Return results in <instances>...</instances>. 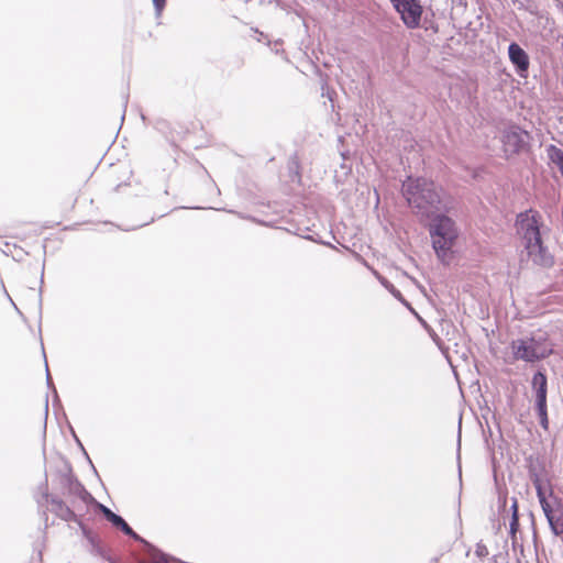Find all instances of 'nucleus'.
<instances>
[{
    "label": "nucleus",
    "mask_w": 563,
    "mask_h": 563,
    "mask_svg": "<svg viewBox=\"0 0 563 563\" xmlns=\"http://www.w3.org/2000/svg\"><path fill=\"white\" fill-rule=\"evenodd\" d=\"M541 508L547 517V520L550 525L552 532L555 536L563 534V510L561 504L558 501L555 505H552L550 501L544 500L540 503Z\"/></svg>",
    "instance_id": "6"
},
{
    "label": "nucleus",
    "mask_w": 563,
    "mask_h": 563,
    "mask_svg": "<svg viewBox=\"0 0 563 563\" xmlns=\"http://www.w3.org/2000/svg\"><path fill=\"white\" fill-rule=\"evenodd\" d=\"M487 552H486V548L483 547V545H478L477 549H476V554L479 555V556H483L485 555Z\"/></svg>",
    "instance_id": "16"
},
{
    "label": "nucleus",
    "mask_w": 563,
    "mask_h": 563,
    "mask_svg": "<svg viewBox=\"0 0 563 563\" xmlns=\"http://www.w3.org/2000/svg\"><path fill=\"white\" fill-rule=\"evenodd\" d=\"M508 55L511 63L517 67L520 74H523L529 68V57L527 53L517 44L511 43L508 47Z\"/></svg>",
    "instance_id": "9"
},
{
    "label": "nucleus",
    "mask_w": 563,
    "mask_h": 563,
    "mask_svg": "<svg viewBox=\"0 0 563 563\" xmlns=\"http://www.w3.org/2000/svg\"><path fill=\"white\" fill-rule=\"evenodd\" d=\"M538 416L540 418L541 426L547 429L548 428V413H547V405L542 407H537Z\"/></svg>",
    "instance_id": "13"
},
{
    "label": "nucleus",
    "mask_w": 563,
    "mask_h": 563,
    "mask_svg": "<svg viewBox=\"0 0 563 563\" xmlns=\"http://www.w3.org/2000/svg\"><path fill=\"white\" fill-rule=\"evenodd\" d=\"M541 217L537 211L529 210L517 217V233L527 251L529 258L538 265L549 266L552 257L543 246L541 240Z\"/></svg>",
    "instance_id": "2"
},
{
    "label": "nucleus",
    "mask_w": 563,
    "mask_h": 563,
    "mask_svg": "<svg viewBox=\"0 0 563 563\" xmlns=\"http://www.w3.org/2000/svg\"><path fill=\"white\" fill-rule=\"evenodd\" d=\"M98 509L102 512L104 518L112 523L114 528L121 530L124 534L133 537L135 540L139 539V536L130 528V526L124 521L123 518L111 511L108 507L97 504Z\"/></svg>",
    "instance_id": "8"
},
{
    "label": "nucleus",
    "mask_w": 563,
    "mask_h": 563,
    "mask_svg": "<svg viewBox=\"0 0 563 563\" xmlns=\"http://www.w3.org/2000/svg\"><path fill=\"white\" fill-rule=\"evenodd\" d=\"M390 2L407 27L419 26L422 15V5L419 0H390Z\"/></svg>",
    "instance_id": "5"
},
{
    "label": "nucleus",
    "mask_w": 563,
    "mask_h": 563,
    "mask_svg": "<svg viewBox=\"0 0 563 563\" xmlns=\"http://www.w3.org/2000/svg\"><path fill=\"white\" fill-rule=\"evenodd\" d=\"M504 151L507 155L518 153L525 145L523 133L518 130H509L503 136Z\"/></svg>",
    "instance_id": "7"
},
{
    "label": "nucleus",
    "mask_w": 563,
    "mask_h": 563,
    "mask_svg": "<svg viewBox=\"0 0 563 563\" xmlns=\"http://www.w3.org/2000/svg\"><path fill=\"white\" fill-rule=\"evenodd\" d=\"M58 515L66 521L79 522V518H78L77 514L69 507L64 506L62 504L59 505Z\"/></svg>",
    "instance_id": "12"
},
{
    "label": "nucleus",
    "mask_w": 563,
    "mask_h": 563,
    "mask_svg": "<svg viewBox=\"0 0 563 563\" xmlns=\"http://www.w3.org/2000/svg\"><path fill=\"white\" fill-rule=\"evenodd\" d=\"M532 388L536 393V406L547 405V377L543 373L538 372L533 375Z\"/></svg>",
    "instance_id": "10"
},
{
    "label": "nucleus",
    "mask_w": 563,
    "mask_h": 563,
    "mask_svg": "<svg viewBox=\"0 0 563 563\" xmlns=\"http://www.w3.org/2000/svg\"><path fill=\"white\" fill-rule=\"evenodd\" d=\"M430 238L437 257L442 263H449L452 258V250L459 238V230L455 222L443 214L437 213L430 219Z\"/></svg>",
    "instance_id": "3"
},
{
    "label": "nucleus",
    "mask_w": 563,
    "mask_h": 563,
    "mask_svg": "<svg viewBox=\"0 0 563 563\" xmlns=\"http://www.w3.org/2000/svg\"><path fill=\"white\" fill-rule=\"evenodd\" d=\"M385 285L386 288L389 289V285L387 283H383Z\"/></svg>",
    "instance_id": "17"
},
{
    "label": "nucleus",
    "mask_w": 563,
    "mask_h": 563,
    "mask_svg": "<svg viewBox=\"0 0 563 563\" xmlns=\"http://www.w3.org/2000/svg\"><path fill=\"white\" fill-rule=\"evenodd\" d=\"M152 1L154 4L156 14H161V12L163 11V9L165 7V0H152Z\"/></svg>",
    "instance_id": "14"
},
{
    "label": "nucleus",
    "mask_w": 563,
    "mask_h": 563,
    "mask_svg": "<svg viewBox=\"0 0 563 563\" xmlns=\"http://www.w3.org/2000/svg\"><path fill=\"white\" fill-rule=\"evenodd\" d=\"M401 191L412 211L423 219H431L451 206V199L443 189L426 178L408 177Z\"/></svg>",
    "instance_id": "1"
},
{
    "label": "nucleus",
    "mask_w": 563,
    "mask_h": 563,
    "mask_svg": "<svg viewBox=\"0 0 563 563\" xmlns=\"http://www.w3.org/2000/svg\"><path fill=\"white\" fill-rule=\"evenodd\" d=\"M511 508L514 510L511 527H514L515 525H517V521H518V517H517V500H514Z\"/></svg>",
    "instance_id": "15"
},
{
    "label": "nucleus",
    "mask_w": 563,
    "mask_h": 563,
    "mask_svg": "<svg viewBox=\"0 0 563 563\" xmlns=\"http://www.w3.org/2000/svg\"><path fill=\"white\" fill-rule=\"evenodd\" d=\"M510 349L515 360L530 363L545 358L552 352V345L542 335L514 340Z\"/></svg>",
    "instance_id": "4"
},
{
    "label": "nucleus",
    "mask_w": 563,
    "mask_h": 563,
    "mask_svg": "<svg viewBox=\"0 0 563 563\" xmlns=\"http://www.w3.org/2000/svg\"><path fill=\"white\" fill-rule=\"evenodd\" d=\"M532 483L536 487L537 496L540 503L547 500L548 495L551 496L553 494L551 484L545 477L533 475Z\"/></svg>",
    "instance_id": "11"
}]
</instances>
